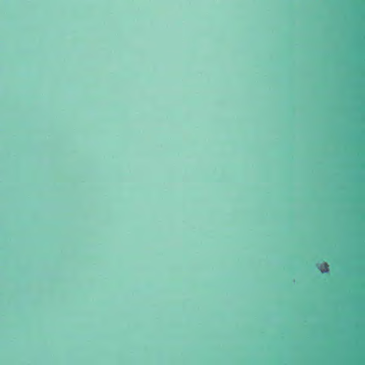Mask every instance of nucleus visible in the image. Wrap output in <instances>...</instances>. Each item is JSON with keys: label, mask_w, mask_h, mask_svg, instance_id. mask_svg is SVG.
Instances as JSON below:
<instances>
[{"label": "nucleus", "mask_w": 365, "mask_h": 365, "mask_svg": "<svg viewBox=\"0 0 365 365\" xmlns=\"http://www.w3.org/2000/svg\"><path fill=\"white\" fill-rule=\"evenodd\" d=\"M318 269L321 271L322 273H327L329 271V265L327 262H323L319 264Z\"/></svg>", "instance_id": "nucleus-1"}]
</instances>
